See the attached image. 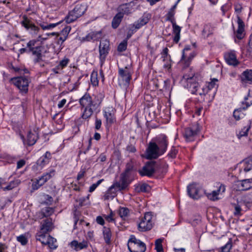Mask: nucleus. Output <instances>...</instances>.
<instances>
[{"label":"nucleus","mask_w":252,"mask_h":252,"mask_svg":"<svg viewBox=\"0 0 252 252\" xmlns=\"http://www.w3.org/2000/svg\"><path fill=\"white\" fill-rule=\"evenodd\" d=\"M66 39L67 38H66L65 36H62L61 35V36L60 37H58V36H57V39H56V40H57L56 42L58 45H60V47L61 48V49L63 48V47H61L62 44Z\"/></svg>","instance_id":"0e129e2a"},{"label":"nucleus","mask_w":252,"mask_h":252,"mask_svg":"<svg viewBox=\"0 0 252 252\" xmlns=\"http://www.w3.org/2000/svg\"><path fill=\"white\" fill-rule=\"evenodd\" d=\"M51 158V154L49 152H46L36 161L37 165L42 168L45 165L49 163Z\"/></svg>","instance_id":"b1692460"},{"label":"nucleus","mask_w":252,"mask_h":252,"mask_svg":"<svg viewBox=\"0 0 252 252\" xmlns=\"http://www.w3.org/2000/svg\"><path fill=\"white\" fill-rule=\"evenodd\" d=\"M11 81L18 88L21 94H26L28 93L30 81L27 77H13L11 79Z\"/></svg>","instance_id":"6e6552de"},{"label":"nucleus","mask_w":252,"mask_h":252,"mask_svg":"<svg viewBox=\"0 0 252 252\" xmlns=\"http://www.w3.org/2000/svg\"><path fill=\"white\" fill-rule=\"evenodd\" d=\"M69 59L67 58H64L62 61H60L59 64L58 66V67H61L62 68L65 67L69 63Z\"/></svg>","instance_id":"e2e57ef3"},{"label":"nucleus","mask_w":252,"mask_h":252,"mask_svg":"<svg viewBox=\"0 0 252 252\" xmlns=\"http://www.w3.org/2000/svg\"><path fill=\"white\" fill-rule=\"evenodd\" d=\"M214 31V28L211 24H207L204 25L202 31V35L204 38L208 37L212 34Z\"/></svg>","instance_id":"2f4dec72"},{"label":"nucleus","mask_w":252,"mask_h":252,"mask_svg":"<svg viewBox=\"0 0 252 252\" xmlns=\"http://www.w3.org/2000/svg\"><path fill=\"white\" fill-rule=\"evenodd\" d=\"M79 103L82 108H84L82 118L87 119L90 117L93 114L94 111L97 109L99 104L93 101L91 95L86 93L80 99Z\"/></svg>","instance_id":"f03ea898"},{"label":"nucleus","mask_w":252,"mask_h":252,"mask_svg":"<svg viewBox=\"0 0 252 252\" xmlns=\"http://www.w3.org/2000/svg\"><path fill=\"white\" fill-rule=\"evenodd\" d=\"M190 47L189 46H186L182 51V58L180 61V64H184V67H188L190 63L191 60L194 57V54L193 53L189 54V56H188L186 52L189 51Z\"/></svg>","instance_id":"aec40b11"},{"label":"nucleus","mask_w":252,"mask_h":252,"mask_svg":"<svg viewBox=\"0 0 252 252\" xmlns=\"http://www.w3.org/2000/svg\"><path fill=\"white\" fill-rule=\"evenodd\" d=\"M200 189L197 186L196 184H190L188 186V193L190 197L194 199H198L200 196Z\"/></svg>","instance_id":"412c9836"},{"label":"nucleus","mask_w":252,"mask_h":252,"mask_svg":"<svg viewBox=\"0 0 252 252\" xmlns=\"http://www.w3.org/2000/svg\"><path fill=\"white\" fill-rule=\"evenodd\" d=\"M22 18V25L27 30H30L32 34H37L40 30L39 28L33 24L26 15H24Z\"/></svg>","instance_id":"f3484780"},{"label":"nucleus","mask_w":252,"mask_h":252,"mask_svg":"<svg viewBox=\"0 0 252 252\" xmlns=\"http://www.w3.org/2000/svg\"><path fill=\"white\" fill-rule=\"evenodd\" d=\"M57 240L55 238L51 236H48V241H47V245L52 250L56 249L58 245L56 244Z\"/></svg>","instance_id":"58836bf2"},{"label":"nucleus","mask_w":252,"mask_h":252,"mask_svg":"<svg viewBox=\"0 0 252 252\" xmlns=\"http://www.w3.org/2000/svg\"><path fill=\"white\" fill-rule=\"evenodd\" d=\"M177 152V150L175 149V148L172 147L168 154V157L170 158H175L176 156Z\"/></svg>","instance_id":"bf43d9fd"},{"label":"nucleus","mask_w":252,"mask_h":252,"mask_svg":"<svg viewBox=\"0 0 252 252\" xmlns=\"http://www.w3.org/2000/svg\"><path fill=\"white\" fill-rule=\"evenodd\" d=\"M162 240L161 239H158L156 240L155 242V249L157 252H162L163 248L162 245Z\"/></svg>","instance_id":"49530a36"},{"label":"nucleus","mask_w":252,"mask_h":252,"mask_svg":"<svg viewBox=\"0 0 252 252\" xmlns=\"http://www.w3.org/2000/svg\"><path fill=\"white\" fill-rule=\"evenodd\" d=\"M128 250L130 252H145L146 246L144 243L131 235L127 243Z\"/></svg>","instance_id":"0eeeda50"},{"label":"nucleus","mask_w":252,"mask_h":252,"mask_svg":"<svg viewBox=\"0 0 252 252\" xmlns=\"http://www.w3.org/2000/svg\"><path fill=\"white\" fill-rule=\"evenodd\" d=\"M251 122L250 120L248 121V123L246 126H244L243 128L240 131L238 134H237V136L238 138H240L243 136H247L248 134V131L251 128Z\"/></svg>","instance_id":"c9c22d12"},{"label":"nucleus","mask_w":252,"mask_h":252,"mask_svg":"<svg viewBox=\"0 0 252 252\" xmlns=\"http://www.w3.org/2000/svg\"><path fill=\"white\" fill-rule=\"evenodd\" d=\"M152 215L150 212H146L144 216L142 217L138 223V229L141 231H146L153 227Z\"/></svg>","instance_id":"9b49d317"},{"label":"nucleus","mask_w":252,"mask_h":252,"mask_svg":"<svg viewBox=\"0 0 252 252\" xmlns=\"http://www.w3.org/2000/svg\"><path fill=\"white\" fill-rule=\"evenodd\" d=\"M175 12L172 10H170L167 14V19L169 21L171 22L172 24L175 23V21L174 18Z\"/></svg>","instance_id":"09e8293b"},{"label":"nucleus","mask_w":252,"mask_h":252,"mask_svg":"<svg viewBox=\"0 0 252 252\" xmlns=\"http://www.w3.org/2000/svg\"><path fill=\"white\" fill-rule=\"evenodd\" d=\"M70 30L71 27L69 26H66L62 30L60 33V35L62 36H65V38H67Z\"/></svg>","instance_id":"8fccbe9b"},{"label":"nucleus","mask_w":252,"mask_h":252,"mask_svg":"<svg viewBox=\"0 0 252 252\" xmlns=\"http://www.w3.org/2000/svg\"><path fill=\"white\" fill-rule=\"evenodd\" d=\"M103 234L105 243L109 245L111 243L112 233L109 228L104 227L103 228Z\"/></svg>","instance_id":"f704fd0d"},{"label":"nucleus","mask_w":252,"mask_h":252,"mask_svg":"<svg viewBox=\"0 0 252 252\" xmlns=\"http://www.w3.org/2000/svg\"><path fill=\"white\" fill-rule=\"evenodd\" d=\"M123 18V13H118L113 18L112 21V27L114 29L117 28L120 25L122 19Z\"/></svg>","instance_id":"72a5a7b5"},{"label":"nucleus","mask_w":252,"mask_h":252,"mask_svg":"<svg viewBox=\"0 0 252 252\" xmlns=\"http://www.w3.org/2000/svg\"><path fill=\"white\" fill-rule=\"evenodd\" d=\"M133 168V165L131 161L127 163L126 164V169L125 170V172L127 173H131V171L132 170Z\"/></svg>","instance_id":"13d9d810"},{"label":"nucleus","mask_w":252,"mask_h":252,"mask_svg":"<svg viewBox=\"0 0 252 252\" xmlns=\"http://www.w3.org/2000/svg\"><path fill=\"white\" fill-rule=\"evenodd\" d=\"M149 186L146 184H143L137 187V189L138 191L146 192L147 191Z\"/></svg>","instance_id":"680f3d73"},{"label":"nucleus","mask_w":252,"mask_h":252,"mask_svg":"<svg viewBox=\"0 0 252 252\" xmlns=\"http://www.w3.org/2000/svg\"><path fill=\"white\" fill-rule=\"evenodd\" d=\"M240 171L243 170L245 172L250 171L252 169V158H248L243 160L240 164Z\"/></svg>","instance_id":"c756f323"},{"label":"nucleus","mask_w":252,"mask_h":252,"mask_svg":"<svg viewBox=\"0 0 252 252\" xmlns=\"http://www.w3.org/2000/svg\"><path fill=\"white\" fill-rule=\"evenodd\" d=\"M218 81V79L214 78L213 79L211 82H209L207 85V88L209 90H211L212 89H215V91H216L218 85L217 84V82Z\"/></svg>","instance_id":"79ce46f5"},{"label":"nucleus","mask_w":252,"mask_h":252,"mask_svg":"<svg viewBox=\"0 0 252 252\" xmlns=\"http://www.w3.org/2000/svg\"><path fill=\"white\" fill-rule=\"evenodd\" d=\"M137 30L135 28H134V27H133V25H131L130 26V27L128 30V32H127V35H126V38L128 39H129V38L131 37V36H132V35L135 33L136 31Z\"/></svg>","instance_id":"603ef678"},{"label":"nucleus","mask_w":252,"mask_h":252,"mask_svg":"<svg viewBox=\"0 0 252 252\" xmlns=\"http://www.w3.org/2000/svg\"><path fill=\"white\" fill-rule=\"evenodd\" d=\"M234 8L238 24V29L236 31L233 26L234 32L237 38L242 39L245 36V24L240 17V14L243 9V7L242 4L237 2L234 4Z\"/></svg>","instance_id":"7ed1b4c3"},{"label":"nucleus","mask_w":252,"mask_h":252,"mask_svg":"<svg viewBox=\"0 0 252 252\" xmlns=\"http://www.w3.org/2000/svg\"><path fill=\"white\" fill-rule=\"evenodd\" d=\"M133 4V2H130L121 5L119 7V12L118 13H123V16L124 14L128 15L131 13L133 11L132 8Z\"/></svg>","instance_id":"5701e85b"},{"label":"nucleus","mask_w":252,"mask_h":252,"mask_svg":"<svg viewBox=\"0 0 252 252\" xmlns=\"http://www.w3.org/2000/svg\"><path fill=\"white\" fill-rule=\"evenodd\" d=\"M56 171L54 169H51L49 172L44 173L38 179H36L32 184V189L34 190L38 189L45 183L55 175Z\"/></svg>","instance_id":"1a4fd4ad"},{"label":"nucleus","mask_w":252,"mask_h":252,"mask_svg":"<svg viewBox=\"0 0 252 252\" xmlns=\"http://www.w3.org/2000/svg\"><path fill=\"white\" fill-rule=\"evenodd\" d=\"M17 240L18 242H19L22 245H25L27 242L28 240L27 238L23 235H21L18 237H17Z\"/></svg>","instance_id":"4d7b16f0"},{"label":"nucleus","mask_w":252,"mask_h":252,"mask_svg":"<svg viewBox=\"0 0 252 252\" xmlns=\"http://www.w3.org/2000/svg\"><path fill=\"white\" fill-rule=\"evenodd\" d=\"M163 155L158 147V145L153 142H150L145 152V158L147 159H156Z\"/></svg>","instance_id":"9d476101"},{"label":"nucleus","mask_w":252,"mask_h":252,"mask_svg":"<svg viewBox=\"0 0 252 252\" xmlns=\"http://www.w3.org/2000/svg\"><path fill=\"white\" fill-rule=\"evenodd\" d=\"M155 143L158 145V147L163 154L166 152L168 145L167 136L164 134H160L156 137Z\"/></svg>","instance_id":"dca6fc26"},{"label":"nucleus","mask_w":252,"mask_h":252,"mask_svg":"<svg viewBox=\"0 0 252 252\" xmlns=\"http://www.w3.org/2000/svg\"><path fill=\"white\" fill-rule=\"evenodd\" d=\"M8 68L13 70L15 72H21L22 69L18 66H14L12 63H9L8 65Z\"/></svg>","instance_id":"69168bd1"},{"label":"nucleus","mask_w":252,"mask_h":252,"mask_svg":"<svg viewBox=\"0 0 252 252\" xmlns=\"http://www.w3.org/2000/svg\"><path fill=\"white\" fill-rule=\"evenodd\" d=\"M252 105V100L249 102H246V106H241L238 109H235L233 112V117L236 121H239L243 118L245 114L242 112V110H246L249 107Z\"/></svg>","instance_id":"4be33fe9"},{"label":"nucleus","mask_w":252,"mask_h":252,"mask_svg":"<svg viewBox=\"0 0 252 252\" xmlns=\"http://www.w3.org/2000/svg\"><path fill=\"white\" fill-rule=\"evenodd\" d=\"M132 181L131 173L123 172L120 175V181H116L109 188V190L115 189L116 191H122L126 189Z\"/></svg>","instance_id":"20e7f679"},{"label":"nucleus","mask_w":252,"mask_h":252,"mask_svg":"<svg viewBox=\"0 0 252 252\" xmlns=\"http://www.w3.org/2000/svg\"><path fill=\"white\" fill-rule=\"evenodd\" d=\"M218 185L219 187L218 188V189L216 190H214L217 193L218 195H219L220 194L223 193L225 190V187L224 185L220 184H218Z\"/></svg>","instance_id":"5fc2aeb1"},{"label":"nucleus","mask_w":252,"mask_h":252,"mask_svg":"<svg viewBox=\"0 0 252 252\" xmlns=\"http://www.w3.org/2000/svg\"><path fill=\"white\" fill-rule=\"evenodd\" d=\"M86 10L87 7L85 4H78L76 5L73 9L70 11L67 16L65 17L66 22L70 23L74 21L81 16Z\"/></svg>","instance_id":"39448f33"},{"label":"nucleus","mask_w":252,"mask_h":252,"mask_svg":"<svg viewBox=\"0 0 252 252\" xmlns=\"http://www.w3.org/2000/svg\"><path fill=\"white\" fill-rule=\"evenodd\" d=\"M91 81L93 86H96L98 85V81L97 78V73H93L91 76Z\"/></svg>","instance_id":"864d4df0"},{"label":"nucleus","mask_w":252,"mask_h":252,"mask_svg":"<svg viewBox=\"0 0 252 252\" xmlns=\"http://www.w3.org/2000/svg\"><path fill=\"white\" fill-rule=\"evenodd\" d=\"M232 247V241L231 239H229L227 243L221 248V252H230Z\"/></svg>","instance_id":"a19ab883"},{"label":"nucleus","mask_w":252,"mask_h":252,"mask_svg":"<svg viewBox=\"0 0 252 252\" xmlns=\"http://www.w3.org/2000/svg\"><path fill=\"white\" fill-rule=\"evenodd\" d=\"M172 24L173 28V33L175 34L173 41L176 43H177L180 39V32L181 31V28L176 25V23Z\"/></svg>","instance_id":"7c9ffc66"},{"label":"nucleus","mask_w":252,"mask_h":252,"mask_svg":"<svg viewBox=\"0 0 252 252\" xmlns=\"http://www.w3.org/2000/svg\"><path fill=\"white\" fill-rule=\"evenodd\" d=\"M46 38L39 35L37 39L30 40L27 44V48H23L19 49V53L20 54L25 53H31L33 57V63H39L42 61V58L44 56L43 53L46 52V51L44 52L45 48L41 44V43H39V42L44 40Z\"/></svg>","instance_id":"f257e3e1"},{"label":"nucleus","mask_w":252,"mask_h":252,"mask_svg":"<svg viewBox=\"0 0 252 252\" xmlns=\"http://www.w3.org/2000/svg\"><path fill=\"white\" fill-rule=\"evenodd\" d=\"M102 125L101 120L100 119H98L97 118H95V123H94V128L96 130H99L101 128Z\"/></svg>","instance_id":"338daca9"},{"label":"nucleus","mask_w":252,"mask_h":252,"mask_svg":"<svg viewBox=\"0 0 252 252\" xmlns=\"http://www.w3.org/2000/svg\"><path fill=\"white\" fill-rule=\"evenodd\" d=\"M205 194L207 198L211 200L216 201L219 199L218 195H217V193L214 191H212L210 193L205 192Z\"/></svg>","instance_id":"37998d69"},{"label":"nucleus","mask_w":252,"mask_h":252,"mask_svg":"<svg viewBox=\"0 0 252 252\" xmlns=\"http://www.w3.org/2000/svg\"><path fill=\"white\" fill-rule=\"evenodd\" d=\"M103 181V179H100L98 180L96 183L93 184L92 185H91L89 188V192H92L94 191Z\"/></svg>","instance_id":"6e6d98bb"},{"label":"nucleus","mask_w":252,"mask_h":252,"mask_svg":"<svg viewBox=\"0 0 252 252\" xmlns=\"http://www.w3.org/2000/svg\"><path fill=\"white\" fill-rule=\"evenodd\" d=\"M168 49L167 48H165L163 49L161 54L163 62H165V60H168L169 59H170V56L168 55Z\"/></svg>","instance_id":"3c124183"},{"label":"nucleus","mask_w":252,"mask_h":252,"mask_svg":"<svg viewBox=\"0 0 252 252\" xmlns=\"http://www.w3.org/2000/svg\"><path fill=\"white\" fill-rule=\"evenodd\" d=\"M183 79L186 80L189 90L193 94L201 95L202 93L199 90L200 86L198 82L196 81V77H194L193 73L190 75L185 74L183 76Z\"/></svg>","instance_id":"423d86ee"},{"label":"nucleus","mask_w":252,"mask_h":252,"mask_svg":"<svg viewBox=\"0 0 252 252\" xmlns=\"http://www.w3.org/2000/svg\"><path fill=\"white\" fill-rule=\"evenodd\" d=\"M237 186L240 190H247L250 189L252 188V178L238 182Z\"/></svg>","instance_id":"bb28decb"},{"label":"nucleus","mask_w":252,"mask_h":252,"mask_svg":"<svg viewBox=\"0 0 252 252\" xmlns=\"http://www.w3.org/2000/svg\"><path fill=\"white\" fill-rule=\"evenodd\" d=\"M103 115L106 119L107 125L111 126L116 122L115 110L113 107H107L103 110Z\"/></svg>","instance_id":"a211bd4d"},{"label":"nucleus","mask_w":252,"mask_h":252,"mask_svg":"<svg viewBox=\"0 0 252 252\" xmlns=\"http://www.w3.org/2000/svg\"><path fill=\"white\" fill-rule=\"evenodd\" d=\"M158 166V164L155 161H148L143 167L142 169L139 171V174L142 176H147L150 177L156 172Z\"/></svg>","instance_id":"f8f14e48"},{"label":"nucleus","mask_w":252,"mask_h":252,"mask_svg":"<svg viewBox=\"0 0 252 252\" xmlns=\"http://www.w3.org/2000/svg\"><path fill=\"white\" fill-rule=\"evenodd\" d=\"M62 22V21H61L56 23L50 24H48L47 25H45L43 24H40V26L42 28V29L44 30H49V29H51L55 28L57 25H59Z\"/></svg>","instance_id":"a18cd8bd"},{"label":"nucleus","mask_w":252,"mask_h":252,"mask_svg":"<svg viewBox=\"0 0 252 252\" xmlns=\"http://www.w3.org/2000/svg\"><path fill=\"white\" fill-rule=\"evenodd\" d=\"M198 131V125L197 124L192 125L185 128L184 136L187 141H192L194 140Z\"/></svg>","instance_id":"2eb2a0df"},{"label":"nucleus","mask_w":252,"mask_h":252,"mask_svg":"<svg viewBox=\"0 0 252 252\" xmlns=\"http://www.w3.org/2000/svg\"><path fill=\"white\" fill-rule=\"evenodd\" d=\"M120 216L122 218L126 217L129 214V210L126 207H120L119 211Z\"/></svg>","instance_id":"c03bdc74"},{"label":"nucleus","mask_w":252,"mask_h":252,"mask_svg":"<svg viewBox=\"0 0 252 252\" xmlns=\"http://www.w3.org/2000/svg\"><path fill=\"white\" fill-rule=\"evenodd\" d=\"M127 42L126 40H124L122 42H121L118 46V51L119 52H123L125 51L127 48Z\"/></svg>","instance_id":"de8ad7c7"},{"label":"nucleus","mask_w":252,"mask_h":252,"mask_svg":"<svg viewBox=\"0 0 252 252\" xmlns=\"http://www.w3.org/2000/svg\"><path fill=\"white\" fill-rule=\"evenodd\" d=\"M88 247V242L86 241H83L82 242L78 243V249L80 250Z\"/></svg>","instance_id":"774afa93"},{"label":"nucleus","mask_w":252,"mask_h":252,"mask_svg":"<svg viewBox=\"0 0 252 252\" xmlns=\"http://www.w3.org/2000/svg\"><path fill=\"white\" fill-rule=\"evenodd\" d=\"M110 43L109 41L104 40L100 42L99 46V59L102 63L105 60L110 50Z\"/></svg>","instance_id":"4468645a"},{"label":"nucleus","mask_w":252,"mask_h":252,"mask_svg":"<svg viewBox=\"0 0 252 252\" xmlns=\"http://www.w3.org/2000/svg\"><path fill=\"white\" fill-rule=\"evenodd\" d=\"M90 34L92 41H96L101 38L102 33L101 31L92 32L90 33Z\"/></svg>","instance_id":"ea45409f"},{"label":"nucleus","mask_w":252,"mask_h":252,"mask_svg":"<svg viewBox=\"0 0 252 252\" xmlns=\"http://www.w3.org/2000/svg\"><path fill=\"white\" fill-rule=\"evenodd\" d=\"M54 210L52 207H46L43 208L40 213L41 218L50 216L53 214Z\"/></svg>","instance_id":"e433bc0d"},{"label":"nucleus","mask_w":252,"mask_h":252,"mask_svg":"<svg viewBox=\"0 0 252 252\" xmlns=\"http://www.w3.org/2000/svg\"><path fill=\"white\" fill-rule=\"evenodd\" d=\"M48 236L47 233L38 232L36 235V239L40 241L43 245H47L48 241Z\"/></svg>","instance_id":"473e14b6"},{"label":"nucleus","mask_w":252,"mask_h":252,"mask_svg":"<svg viewBox=\"0 0 252 252\" xmlns=\"http://www.w3.org/2000/svg\"><path fill=\"white\" fill-rule=\"evenodd\" d=\"M53 223L50 219H47L41 223L40 231L39 232L48 233L53 229Z\"/></svg>","instance_id":"393cba45"},{"label":"nucleus","mask_w":252,"mask_h":252,"mask_svg":"<svg viewBox=\"0 0 252 252\" xmlns=\"http://www.w3.org/2000/svg\"><path fill=\"white\" fill-rule=\"evenodd\" d=\"M149 21V18L147 15H144L137 21L135 22L132 25L133 27L137 30L140 29L142 27L145 25Z\"/></svg>","instance_id":"c85d7f7f"},{"label":"nucleus","mask_w":252,"mask_h":252,"mask_svg":"<svg viewBox=\"0 0 252 252\" xmlns=\"http://www.w3.org/2000/svg\"><path fill=\"white\" fill-rule=\"evenodd\" d=\"M241 208L240 206L239 205H235L234 207V215L235 216H239L242 215L241 214Z\"/></svg>","instance_id":"052dcab7"},{"label":"nucleus","mask_w":252,"mask_h":252,"mask_svg":"<svg viewBox=\"0 0 252 252\" xmlns=\"http://www.w3.org/2000/svg\"><path fill=\"white\" fill-rule=\"evenodd\" d=\"M21 139L23 140V143L25 145L28 146H32L36 142L38 138V136L36 131H29L27 136V139L26 140L23 135H20Z\"/></svg>","instance_id":"6ab92c4d"},{"label":"nucleus","mask_w":252,"mask_h":252,"mask_svg":"<svg viewBox=\"0 0 252 252\" xmlns=\"http://www.w3.org/2000/svg\"><path fill=\"white\" fill-rule=\"evenodd\" d=\"M118 73L122 81L121 83V80H119L120 84L128 86L131 79V74L128 70V67L126 66L125 68H119Z\"/></svg>","instance_id":"ddd939ff"},{"label":"nucleus","mask_w":252,"mask_h":252,"mask_svg":"<svg viewBox=\"0 0 252 252\" xmlns=\"http://www.w3.org/2000/svg\"><path fill=\"white\" fill-rule=\"evenodd\" d=\"M226 62L229 65L236 66L239 62L236 58V54L233 52H228L224 55Z\"/></svg>","instance_id":"a878e982"},{"label":"nucleus","mask_w":252,"mask_h":252,"mask_svg":"<svg viewBox=\"0 0 252 252\" xmlns=\"http://www.w3.org/2000/svg\"><path fill=\"white\" fill-rule=\"evenodd\" d=\"M241 82L243 83H252V70H246L241 75Z\"/></svg>","instance_id":"cd10ccee"},{"label":"nucleus","mask_w":252,"mask_h":252,"mask_svg":"<svg viewBox=\"0 0 252 252\" xmlns=\"http://www.w3.org/2000/svg\"><path fill=\"white\" fill-rule=\"evenodd\" d=\"M20 182L19 180H16L14 181H11L8 185L5 187H1L0 189H2L4 191L6 190H10L14 189V188L18 186V185L20 184Z\"/></svg>","instance_id":"4c0bfd02"}]
</instances>
